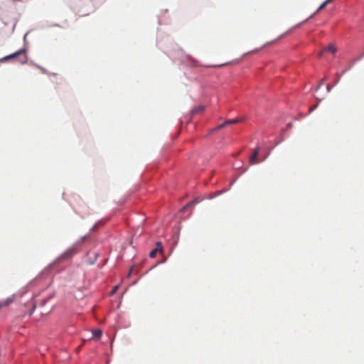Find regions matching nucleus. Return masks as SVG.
<instances>
[{
  "instance_id": "obj_13",
  "label": "nucleus",
  "mask_w": 364,
  "mask_h": 364,
  "mask_svg": "<svg viewBox=\"0 0 364 364\" xmlns=\"http://www.w3.org/2000/svg\"><path fill=\"white\" fill-rule=\"evenodd\" d=\"M117 288H118V287H117V286H115V287L113 288L112 291V294H114V293L117 291Z\"/></svg>"
},
{
  "instance_id": "obj_10",
  "label": "nucleus",
  "mask_w": 364,
  "mask_h": 364,
  "mask_svg": "<svg viewBox=\"0 0 364 364\" xmlns=\"http://www.w3.org/2000/svg\"><path fill=\"white\" fill-rule=\"evenodd\" d=\"M239 122H240V119H230V120L225 121V124H226V125H230V124H236Z\"/></svg>"
},
{
  "instance_id": "obj_16",
  "label": "nucleus",
  "mask_w": 364,
  "mask_h": 364,
  "mask_svg": "<svg viewBox=\"0 0 364 364\" xmlns=\"http://www.w3.org/2000/svg\"><path fill=\"white\" fill-rule=\"evenodd\" d=\"M324 80H325L324 79H322V80H321V83H323V81H324Z\"/></svg>"
},
{
  "instance_id": "obj_4",
  "label": "nucleus",
  "mask_w": 364,
  "mask_h": 364,
  "mask_svg": "<svg viewBox=\"0 0 364 364\" xmlns=\"http://www.w3.org/2000/svg\"><path fill=\"white\" fill-rule=\"evenodd\" d=\"M259 148L257 147L254 151V153L252 154V156L250 157V163L251 164H255L259 163L257 161L258 155H259Z\"/></svg>"
},
{
  "instance_id": "obj_5",
  "label": "nucleus",
  "mask_w": 364,
  "mask_h": 364,
  "mask_svg": "<svg viewBox=\"0 0 364 364\" xmlns=\"http://www.w3.org/2000/svg\"><path fill=\"white\" fill-rule=\"evenodd\" d=\"M14 299H15V295H12L10 297L7 298L6 300L1 301L0 303V306L1 307L7 306L10 305L11 303H13Z\"/></svg>"
},
{
  "instance_id": "obj_6",
  "label": "nucleus",
  "mask_w": 364,
  "mask_h": 364,
  "mask_svg": "<svg viewBox=\"0 0 364 364\" xmlns=\"http://www.w3.org/2000/svg\"><path fill=\"white\" fill-rule=\"evenodd\" d=\"M327 51L331 52V53H335L336 52V48L334 46V45L330 44L320 52L319 56H321L324 52Z\"/></svg>"
},
{
  "instance_id": "obj_9",
  "label": "nucleus",
  "mask_w": 364,
  "mask_h": 364,
  "mask_svg": "<svg viewBox=\"0 0 364 364\" xmlns=\"http://www.w3.org/2000/svg\"><path fill=\"white\" fill-rule=\"evenodd\" d=\"M204 109H205V108L203 106H198L193 109V113L198 114V113L203 112Z\"/></svg>"
},
{
  "instance_id": "obj_14",
  "label": "nucleus",
  "mask_w": 364,
  "mask_h": 364,
  "mask_svg": "<svg viewBox=\"0 0 364 364\" xmlns=\"http://www.w3.org/2000/svg\"><path fill=\"white\" fill-rule=\"evenodd\" d=\"M331 88H332V86H331V85H328L326 86V89H327V91H328V92H330V91H331Z\"/></svg>"
},
{
  "instance_id": "obj_3",
  "label": "nucleus",
  "mask_w": 364,
  "mask_h": 364,
  "mask_svg": "<svg viewBox=\"0 0 364 364\" xmlns=\"http://www.w3.org/2000/svg\"><path fill=\"white\" fill-rule=\"evenodd\" d=\"M163 250V247H162V245L160 242H156V248H154L149 254V257L151 258H154L157 253L159 252H162Z\"/></svg>"
},
{
  "instance_id": "obj_1",
  "label": "nucleus",
  "mask_w": 364,
  "mask_h": 364,
  "mask_svg": "<svg viewBox=\"0 0 364 364\" xmlns=\"http://www.w3.org/2000/svg\"><path fill=\"white\" fill-rule=\"evenodd\" d=\"M9 59H16L17 62L20 63L21 64H24L27 62L28 58L26 55V48H21L16 52L6 55L1 59H0L1 62H4L5 60H9Z\"/></svg>"
},
{
  "instance_id": "obj_8",
  "label": "nucleus",
  "mask_w": 364,
  "mask_h": 364,
  "mask_svg": "<svg viewBox=\"0 0 364 364\" xmlns=\"http://www.w3.org/2000/svg\"><path fill=\"white\" fill-rule=\"evenodd\" d=\"M102 332L100 329H95L92 331V337L96 339H100L102 336Z\"/></svg>"
},
{
  "instance_id": "obj_12",
  "label": "nucleus",
  "mask_w": 364,
  "mask_h": 364,
  "mask_svg": "<svg viewBox=\"0 0 364 364\" xmlns=\"http://www.w3.org/2000/svg\"><path fill=\"white\" fill-rule=\"evenodd\" d=\"M226 125L225 124V122L220 125H218L217 127H215V129H213V131H218V130H220L223 128H224Z\"/></svg>"
},
{
  "instance_id": "obj_11",
  "label": "nucleus",
  "mask_w": 364,
  "mask_h": 364,
  "mask_svg": "<svg viewBox=\"0 0 364 364\" xmlns=\"http://www.w3.org/2000/svg\"><path fill=\"white\" fill-rule=\"evenodd\" d=\"M31 310L28 311V315H29V316H31V315H32V314H33V311H34V310H35V309H36V303H35V302H33V301H32V302L31 303Z\"/></svg>"
},
{
  "instance_id": "obj_15",
  "label": "nucleus",
  "mask_w": 364,
  "mask_h": 364,
  "mask_svg": "<svg viewBox=\"0 0 364 364\" xmlns=\"http://www.w3.org/2000/svg\"><path fill=\"white\" fill-rule=\"evenodd\" d=\"M257 51H259V49L254 50L251 51V53H255V52H257ZM249 53H250V52Z\"/></svg>"
},
{
  "instance_id": "obj_2",
  "label": "nucleus",
  "mask_w": 364,
  "mask_h": 364,
  "mask_svg": "<svg viewBox=\"0 0 364 364\" xmlns=\"http://www.w3.org/2000/svg\"><path fill=\"white\" fill-rule=\"evenodd\" d=\"M85 238L84 237L80 242H76L74 243L70 247L67 249L60 257L59 259H68L71 258L73 255H75L79 250V247L80 244L83 242V240Z\"/></svg>"
},
{
  "instance_id": "obj_7",
  "label": "nucleus",
  "mask_w": 364,
  "mask_h": 364,
  "mask_svg": "<svg viewBox=\"0 0 364 364\" xmlns=\"http://www.w3.org/2000/svg\"><path fill=\"white\" fill-rule=\"evenodd\" d=\"M333 0H326L325 1H323L321 5L318 8V9L316 10V11L312 14L309 18H311L313 17L316 14H317L319 11H321V9H324L328 4H330Z\"/></svg>"
}]
</instances>
